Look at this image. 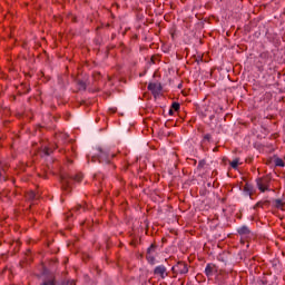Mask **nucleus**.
<instances>
[{"label": "nucleus", "mask_w": 285, "mask_h": 285, "mask_svg": "<svg viewBox=\"0 0 285 285\" xmlns=\"http://www.w3.org/2000/svg\"><path fill=\"white\" fill-rule=\"evenodd\" d=\"M99 161V164H110V159L115 157V154H110L108 148L96 147L92 149L91 155H87L88 161Z\"/></svg>", "instance_id": "nucleus-1"}, {"label": "nucleus", "mask_w": 285, "mask_h": 285, "mask_svg": "<svg viewBox=\"0 0 285 285\" xmlns=\"http://www.w3.org/2000/svg\"><path fill=\"white\" fill-rule=\"evenodd\" d=\"M81 179H83V175L81 174H77L75 176L61 175L60 181L62 184V190H65V193H69L70 188H72V181H81Z\"/></svg>", "instance_id": "nucleus-2"}, {"label": "nucleus", "mask_w": 285, "mask_h": 285, "mask_svg": "<svg viewBox=\"0 0 285 285\" xmlns=\"http://www.w3.org/2000/svg\"><path fill=\"white\" fill-rule=\"evenodd\" d=\"M256 186L261 193L271 191V178L268 176L257 178Z\"/></svg>", "instance_id": "nucleus-3"}, {"label": "nucleus", "mask_w": 285, "mask_h": 285, "mask_svg": "<svg viewBox=\"0 0 285 285\" xmlns=\"http://www.w3.org/2000/svg\"><path fill=\"white\" fill-rule=\"evenodd\" d=\"M237 233L240 237V244H246L248 242V239H250V236L253 235V233L250 232V228H248V226L243 225L242 227H239L237 229Z\"/></svg>", "instance_id": "nucleus-4"}, {"label": "nucleus", "mask_w": 285, "mask_h": 285, "mask_svg": "<svg viewBox=\"0 0 285 285\" xmlns=\"http://www.w3.org/2000/svg\"><path fill=\"white\" fill-rule=\"evenodd\" d=\"M174 275H186L188 273V264L185 262H178L171 267Z\"/></svg>", "instance_id": "nucleus-5"}, {"label": "nucleus", "mask_w": 285, "mask_h": 285, "mask_svg": "<svg viewBox=\"0 0 285 285\" xmlns=\"http://www.w3.org/2000/svg\"><path fill=\"white\" fill-rule=\"evenodd\" d=\"M157 257V246L154 244L147 249L146 259L149 264L155 265V258Z\"/></svg>", "instance_id": "nucleus-6"}, {"label": "nucleus", "mask_w": 285, "mask_h": 285, "mask_svg": "<svg viewBox=\"0 0 285 285\" xmlns=\"http://www.w3.org/2000/svg\"><path fill=\"white\" fill-rule=\"evenodd\" d=\"M154 275L160 277V279H166L168 277V269L164 265H158L154 269Z\"/></svg>", "instance_id": "nucleus-7"}, {"label": "nucleus", "mask_w": 285, "mask_h": 285, "mask_svg": "<svg viewBox=\"0 0 285 285\" xmlns=\"http://www.w3.org/2000/svg\"><path fill=\"white\" fill-rule=\"evenodd\" d=\"M148 90L154 95V97L161 95V82H150L148 85Z\"/></svg>", "instance_id": "nucleus-8"}, {"label": "nucleus", "mask_w": 285, "mask_h": 285, "mask_svg": "<svg viewBox=\"0 0 285 285\" xmlns=\"http://www.w3.org/2000/svg\"><path fill=\"white\" fill-rule=\"evenodd\" d=\"M217 273V265L213 263H208L205 267V275L206 277H213Z\"/></svg>", "instance_id": "nucleus-9"}, {"label": "nucleus", "mask_w": 285, "mask_h": 285, "mask_svg": "<svg viewBox=\"0 0 285 285\" xmlns=\"http://www.w3.org/2000/svg\"><path fill=\"white\" fill-rule=\"evenodd\" d=\"M274 208H277V210H285V202L277 198L273 202Z\"/></svg>", "instance_id": "nucleus-10"}, {"label": "nucleus", "mask_w": 285, "mask_h": 285, "mask_svg": "<svg viewBox=\"0 0 285 285\" xmlns=\"http://www.w3.org/2000/svg\"><path fill=\"white\" fill-rule=\"evenodd\" d=\"M230 168H233V170H237V168H239V166H242V158L236 157L234 158L230 163H229Z\"/></svg>", "instance_id": "nucleus-11"}, {"label": "nucleus", "mask_w": 285, "mask_h": 285, "mask_svg": "<svg viewBox=\"0 0 285 285\" xmlns=\"http://www.w3.org/2000/svg\"><path fill=\"white\" fill-rule=\"evenodd\" d=\"M245 195H248V197H253L254 188L253 185L246 183L243 188Z\"/></svg>", "instance_id": "nucleus-12"}, {"label": "nucleus", "mask_w": 285, "mask_h": 285, "mask_svg": "<svg viewBox=\"0 0 285 285\" xmlns=\"http://www.w3.org/2000/svg\"><path fill=\"white\" fill-rule=\"evenodd\" d=\"M265 206H271V200H259L254 205V210H257V208H264Z\"/></svg>", "instance_id": "nucleus-13"}, {"label": "nucleus", "mask_w": 285, "mask_h": 285, "mask_svg": "<svg viewBox=\"0 0 285 285\" xmlns=\"http://www.w3.org/2000/svg\"><path fill=\"white\" fill-rule=\"evenodd\" d=\"M50 155H52V148L45 147L42 153H41V157H50Z\"/></svg>", "instance_id": "nucleus-14"}, {"label": "nucleus", "mask_w": 285, "mask_h": 285, "mask_svg": "<svg viewBox=\"0 0 285 285\" xmlns=\"http://www.w3.org/2000/svg\"><path fill=\"white\" fill-rule=\"evenodd\" d=\"M27 199H31V200L39 199V194L35 191H29L27 193Z\"/></svg>", "instance_id": "nucleus-15"}, {"label": "nucleus", "mask_w": 285, "mask_h": 285, "mask_svg": "<svg viewBox=\"0 0 285 285\" xmlns=\"http://www.w3.org/2000/svg\"><path fill=\"white\" fill-rule=\"evenodd\" d=\"M274 164L278 168H284V166H285L284 159H282V158H275Z\"/></svg>", "instance_id": "nucleus-16"}, {"label": "nucleus", "mask_w": 285, "mask_h": 285, "mask_svg": "<svg viewBox=\"0 0 285 285\" xmlns=\"http://www.w3.org/2000/svg\"><path fill=\"white\" fill-rule=\"evenodd\" d=\"M76 83L78 86V90H86V81L78 79L76 80Z\"/></svg>", "instance_id": "nucleus-17"}, {"label": "nucleus", "mask_w": 285, "mask_h": 285, "mask_svg": "<svg viewBox=\"0 0 285 285\" xmlns=\"http://www.w3.org/2000/svg\"><path fill=\"white\" fill-rule=\"evenodd\" d=\"M170 108L174 110V112H179L181 105L179 102H173Z\"/></svg>", "instance_id": "nucleus-18"}, {"label": "nucleus", "mask_w": 285, "mask_h": 285, "mask_svg": "<svg viewBox=\"0 0 285 285\" xmlns=\"http://www.w3.org/2000/svg\"><path fill=\"white\" fill-rule=\"evenodd\" d=\"M41 285H55V278H48Z\"/></svg>", "instance_id": "nucleus-19"}, {"label": "nucleus", "mask_w": 285, "mask_h": 285, "mask_svg": "<svg viewBox=\"0 0 285 285\" xmlns=\"http://www.w3.org/2000/svg\"><path fill=\"white\" fill-rule=\"evenodd\" d=\"M80 210H86V208L82 207L81 205H78L72 209L73 213H79Z\"/></svg>", "instance_id": "nucleus-20"}, {"label": "nucleus", "mask_w": 285, "mask_h": 285, "mask_svg": "<svg viewBox=\"0 0 285 285\" xmlns=\"http://www.w3.org/2000/svg\"><path fill=\"white\" fill-rule=\"evenodd\" d=\"M204 166H206V160H199V163H198V168L199 169H202V168H204Z\"/></svg>", "instance_id": "nucleus-21"}, {"label": "nucleus", "mask_w": 285, "mask_h": 285, "mask_svg": "<svg viewBox=\"0 0 285 285\" xmlns=\"http://www.w3.org/2000/svg\"><path fill=\"white\" fill-rule=\"evenodd\" d=\"M61 285H75V281H63Z\"/></svg>", "instance_id": "nucleus-22"}, {"label": "nucleus", "mask_w": 285, "mask_h": 285, "mask_svg": "<svg viewBox=\"0 0 285 285\" xmlns=\"http://www.w3.org/2000/svg\"><path fill=\"white\" fill-rule=\"evenodd\" d=\"M210 138H212L210 134H206V135L204 136V139H205L206 141H210Z\"/></svg>", "instance_id": "nucleus-23"}, {"label": "nucleus", "mask_w": 285, "mask_h": 285, "mask_svg": "<svg viewBox=\"0 0 285 285\" xmlns=\"http://www.w3.org/2000/svg\"><path fill=\"white\" fill-rule=\"evenodd\" d=\"M109 112H112V114L117 112V108H115V107L109 108Z\"/></svg>", "instance_id": "nucleus-24"}, {"label": "nucleus", "mask_w": 285, "mask_h": 285, "mask_svg": "<svg viewBox=\"0 0 285 285\" xmlns=\"http://www.w3.org/2000/svg\"><path fill=\"white\" fill-rule=\"evenodd\" d=\"M169 115H175V109H173L171 107L169 109Z\"/></svg>", "instance_id": "nucleus-25"}, {"label": "nucleus", "mask_w": 285, "mask_h": 285, "mask_svg": "<svg viewBox=\"0 0 285 285\" xmlns=\"http://www.w3.org/2000/svg\"><path fill=\"white\" fill-rule=\"evenodd\" d=\"M101 177V175H95L94 179H99Z\"/></svg>", "instance_id": "nucleus-26"}]
</instances>
